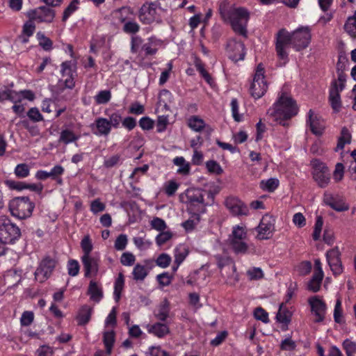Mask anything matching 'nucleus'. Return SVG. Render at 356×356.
<instances>
[{"mask_svg":"<svg viewBox=\"0 0 356 356\" xmlns=\"http://www.w3.org/2000/svg\"><path fill=\"white\" fill-rule=\"evenodd\" d=\"M108 116V122L113 129H118L120 123L122 122V116L119 111L112 112L110 114H107Z\"/></svg>","mask_w":356,"mask_h":356,"instance_id":"44","label":"nucleus"},{"mask_svg":"<svg viewBox=\"0 0 356 356\" xmlns=\"http://www.w3.org/2000/svg\"><path fill=\"white\" fill-rule=\"evenodd\" d=\"M173 163L177 166H179L177 172L178 174L187 175L190 172V164L186 161L183 156H177L173 159Z\"/></svg>","mask_w":356,"mask_h":356,"instance_id":"39","label":"nucleus"},{"mask_svg":"<svg viewBox=\"0 0 356 356\" xmlns=\"http://www.w3.org/2000/svg\"><path fill=\"white\" fill-rule=\"evenodd\" d=\"M11 215L19 220H24L32 216L35 203L28 196L15 197L8 204Z\"/></svg>","mask_w":356,"mask_h":356,"instance_id":"4","label":"nucleus"},{"mask_svg":"<svg viewBox=\"0 0 356 356\" xmlns=\"http://www.w3.org/2000/svg\"><path fill=\"white\" fill-rule=\"evenodd\" d=\"M79 138L80 136L75 134L73 131L65 129L60 131L58 142L65 145H68L76 142Z\"/></svg>","mask_w":356,"mask_h":356,"instance_id":"31","label":"nucleus"},{"mask_svg":"<svg viewBox=\"0 0 356 356\" xmlns=\"http://www.w3.org/2000/svg\"><path fill=\"white\" fill-rule=\"evenodd\" d=\"M81 247L83 251L82 256L91 255L93 246L89 236H86L81 242Z\"/></svg>","mask_w":356,"mask_h":356,"instance_id":"53","label":"nucleus"},{"mask_svg":"<svg viewBox=\"0 0 356 356\" xmlns=\"http://www.w3.org/2000/svg\"><path fill=\"white\" fill-rule=\"evenodd\" d=\"M90 127L93 134L99 136H108L112 129L108 118L102 117L97 118Z\"/></svg>","mask_w":356,"mask_h":356,"instance_id":"22","label":"nucleus"},{"mask_svg":"<svg viewBox=\"0 0 356 356\" xmlns=\"http://www.w3.org/2000/svg\"><path fill=\"white\" fill-rule=\"evenodd\" d=\"M188 126L194 131L200 132L205 127V122L197 115H192L188 120Z\"/></svg>","mask_w":356,"mask_h":356,"instance_id":"36","label":"nucleus"},{"mask_svg":"<svg viewBox=\"0 0 356 356\" xmlns=\"http://www.w3.org/2000/svg\"><path fill=\"white\" fill-rule=\"evenodd\" d=\"M143 43V38L139 35H133L131 38V52L136 54L142 49Z\"/></svg>","mask_w":356,"mask_h":356,"instance_id":"52","label":"nucleus"},{"mask_svg":"<svg viewBox=\"0 0 356 356\" xmlns=\"http://www.w3.org/2000/svg\"><path fill=\"white\" fill-rule=\"evenodd\" d=\"M351 142V134L349 129L343 127L341 130V135L338 138L337 147H335V152H338L344 148L345 145L350 144Z\"/></svg>","mask_w":356,"mask_h":356,"instance_id":"30","label":"nucleus"},{"mask_svg":"<svg viewBox=\"0 0 356 356\" xmlns=\"http://www.w3.org/2000/svg\"><path fill=\"white\" fill-rule=\"evenodd\" d=\"M81 260L83 264L84 276L89 277L92 275H96L99 270V257L95 255L81 256Z\"/></svg>","mask_w":356,"mask_h":356,"instance_id":"20","label":"nucleus"},{"mask_svg":"<svg viewBox=\"0 0 356 356\" xmlns=\"http://www.w3.org/2000/svg\"><path fill=\"white\" fill-rule=\"evenodd\" d=\"M226 50L229 58L234 62L243 60L246 54L244 43L235 38H231L227 41Z\"/></svg>","mask_w":356,"mask_h":356,"instance_id":"15","label":"nucleus"},{"mask_svg":"<svg viewBox=\"0 0 356 356\" xmlns=\"http://www.w3.org/2000/svg\"><path fill=\"white\" fill-rule=\"evenodd\" d=\"M340 256L341 253L337 247L328 250L326 253L327 263L335 276L341 274L343 272Z\"/></svg>","mask_w":356,"mask_h":356,"instance_id":"19","label":"nucleus"},{"mask_svg":"<svg viewBox=\"0 0 356 356\" xmlns=\"http://www.w3.org/2000/svg\"><path fill=\"white\" fill-rule=\"evenodd\" d=\"M79 1H72L67 7L64 10L62 21L66 22L67 19L79 8Z\"/></svg>","mask_w":356,"mask_h":356,"instance_id":"46","label":"nucleus"},{"mask_svg":"<svg viewBox=\"0 0 356 356\" xmlns=\"http://www.w3.org/2000/svg\"><path fill=\"white\" fill-rule=\"evenodd\" d=\"M80 266L79 262L75 259H70L67 263V272L68 274L74 277L79 274Z\"/></svg>","mask_w":356,"mask_h":356,"instance_id":"61","label":"nucleus"},{"mask_svg":"<svg viewBox=\"0 0 356 356\" xmlns=\"http://www.w3.org/2000/svg\"><path fill=\"white\" fill-rule=\"evenodd\" d=\"M172 279L173 276L170 275L168 272L162 273L156 276V280L162 286H169L171 284Z\"/></svg>","mask_w":356,"mask_h":356,"instance_id":"58","label":"nucleus"},{"mask_svg":"<svg viewBox=\"0 0 356 356\" xmlns=\"http://www.w3.org/2000/svg\"><path fill=\"white\" fill-rule=\"evenodd\" d=\"M196 70L207 83L211 85L213 79L209 73L205 70L204 63L200 60H197L195 63Z\"/></svg>","mask_w":356,"mask_h":356,"instance_id":"42","label":"nucleus"},{"mask_svg":"<svg viewBox=\"0 0 356 356\" xmlns=\"http://www.w3.org/2000/svg\"><path fill=\"white\" fill-rule=\"evenodd\" d=\"M275 218L270 215H265L262 217L259 225L256 227L258 240H267L273 236L275 231Z\"/></svg>","mask_w":356,"mask_h":356,"instance_id":"13","label":"nucleus"},{"mask_svg":"<svg viewBox=\"0 0 356 356\" xmlns=\"http://www.w3.org/2000/svg\"><path fill=\"white\" fill-rule=\"evenodd\" d=\"M147 331L159 338H163L170 333L169 326L163 323L157 322L152 325H147Z\"/></svg>","mask_w":356,"mask_h":356,"instance_id":"26","label":"nucleus"},{"mask_svg":"<svg viewBox=\"0 0 356 356\" xmlns=\"http://www.w3.org/2000/svg\"><path fill=\"white\" fill-rule=\"evenodd\" d=\"M140 26L137 22L135 20H128L123 25L122 30L127 34H132L136 35V34L140 31Z\"/></svg>","mask_w":356,"mask_h":356,"instance_id":"43","label":"nucleus"},{"mask_svg":"<svg viewBox=\"0 0 356 356\" xmlns=\"http://www.w3.org/2000/svg\"><path fill=\"white\" fill-rule=\"evenodd\" d=\"M264 67L259 63L255 70L252 82L249 88V92L254 99H258L262 97L268 90V83L264 76Z\"/></svg>","mask_w":356,"mask_h":356,"instance_id":"7","label":"nucleus"},{"mask_svg":"<svg viewBox=\"0 0 356 356\" xmlns=\"http://www.w3.org/2000/svg\"><path fill=\"white\" fill-rule=\"evenodd\" d=\"M171 260V257L169 254L166 253H162L156 259V264L158 266L165 268L169 266Z\"/></svg>","mask_w":356,"mask_h":356,"instance_id":"59","label":"nucleus"},{"mask_svg":"<svg viewBox=\"0 0 356 356\" xmlns=\"http://www.w3.org/2000/svg\"><path fill=\"white\" fill-rule=\"evenodd\" d=\"M116 13L119 15L118 21L120 23L125 24L128 21L127 15L131 14V8L128 6H123L116 10Z\"/></svg>","mask_w":356,"mask_h":356,"instance_id":"57","label":"nucleus"},{"mask_svg":"<svg viewBox=\"0 0 356 356\" xmlns=\"http://www.w3.org/2000/svg\"><path fill=\"white\" fill-rule=\"evenodd\" d=\"M248 233L246 228L241 225L232 227L228 241L231 249L236 254H246L249 252V245L246 242Z\"/></svg>","mask_w":356,"mask_h":356,"instance_id":"5","label":"nucleus"},{"mask_svg":"<svg viewBox=\"0 0 356 356\" xmlns=\"http://www.w3.org/2000/svg\"><path fill=\"white\" fill-rule=\"evenodd\" d=\"M14 173L17 178H26L30 174V168L26 163L17 164L14 170Z\"/></svg>","mask_w":356,"mask_h":356,"instance_id":"45","label":"nucleus"},{"mask_svg":"<svg viewBox=\"0 0 356 356\" xmlns=\"http://www.w3.org/2000/svg\"><path fill=\"white\" fill-rule=\"evenodd\" d=\"M225 205L234 216H248L249 209L240 199L236 197H228L225 201Z\"/></svg>","mask_w":356,"mask_h":356,"instance_id":"17","label":"nucleus"},{"mask_svg":"<svg viewBox=\"0 0 356 356\" xmlns=\"http://www.w3.org/2000/svg\"><path fill=\"white\" fill-rule=\"evenodd\" d=\"M344 29L350 37L356 38V22L354 20V18L348 17L344 24Z\"/></svg>","mask_w":356,"mask_h":356,"instance_id":"49","label":"nucleus"},{"mask_svg":"<svg viewBox=\"0 0 356 356\" xmlns=\"http://www.w3.org/2000/svg\"><path fill=\"white\" fill-rule=\"evenodd\" d=\"M275 46L277 56L280 60L286 64L289 61V52L287 49L292 47V40L288 31L283 28L280 29L275 36Z\"/></svg>","mask_w":356,"mask_h":356,"instance_id":"8","label":"nucleus"},{"mask_svg":"<svg viewBox=\"0 0 356 356\" xmlns=\"http://www.w3.org/2000/svg\"><path fill=\"white\" fill-rule=\"evenodd\" d=\"M93 312L92 307L88 305H82L76 316V320L78 325L83 326L89 323Z\"/></svg>","mask_w":356,"mask_h":356,"instance_id":"24","label":"nucleus"},{"mask_svg":"<svg viewBox=\"0 0 356 356\" xmlns=\"http://www.w3.org/2000/svg\"><path fill=\"white\" fill-rule=\"evenodd\" d=\"M204 197L203 190L197 188H188L179 195L180 200L187 204L188 212L196 211L203 213L206 211L207 206Z\"/></svg>","mask_w":356,"mask_h":356,"instance_id":"3","label":"nucleus"},{"mask_svg":"<svg viewBox=\"0 0 356 356\" xmlns=\"http://www.w3.org/2000/svg\"><path fill=\"white\" fill-rule=\"evenodd\" d=\"M254 316L257 320L261 321L264 323L269 322L268 314L262 307H257L254 309Z\"/></svg>","mask_w":356,"mask_h":356,"instance_id":"62","label":"nucleus"},{"mask_svg":"<svg viewBox=\"0 0 356 356\" xmlns=\"http://www.w3.org/2000/svg\"><path fill=\"white\" fill-rule=\"evenodd\" d=\"M323 225V220L321 216H317L314 225V229L312 234V238L314 241H318L320 238L322 228Z\"/></svg>","mask_w":356,"mask_h":356,"instance_id":"54","label":"nucleus"},{"mask_svg":"<svg viewBox=\"0 0 356 356\" xmlns=\"http://www.w3.org/2000/svg\"><path fill=\"white\" fill-rule=\"evenodd\" d=\"M309 304L311 307V312L315 316L314 321L321 323L325 318L326 305L317 296L312 297L309 299Z\"/></svg>","mask_w":356,"mask_h":356,"instance_id":"21","label":"nucleus"},{"mask_svg":"<svg viewBox=\"0 0 356 356\" xmlns=\"http://www.w3.org/2000/svg\"><path fill=\"white\" fill-rule=\"evenodd\" d=\"M124 286V276L122 273L118 274L114 283L113 296L115 302H118L121 298V293Z\"/></svg>","mask_w":356,"mask_h":356,"instance_id":"37","label":"nucleus"},{"mask_svg":"<svg viewBox=\"0 0 356 356\" xmlns=\"http://www.w3.org/2000/svg\"><path fill=\"white\" fill-rule=\"evenodd\" d=\"M37 38L39 40V44L45 51H49L52 49L53 42L52 41L44 35L42 32L37 33Z\"/></svg>","mask_w":356,"mask_h":356,"instance_id":"47","label":"nucleus"},{"mask_svg":"<svg viewBox=\"0 0 356 356\" xmlns=\"http://www.w3.org/2000/svg\"><path fill=\"white\" fill-rule=\"evenodd\" d=\"M28 118L34 122H38L43 120V117L40 113L39 109L36 107L31 108L27 112Z\"/></svg>","mask_w":356,"mask_h":356,"instance_id":"63","label":"nucleus"},{"mask_svg":"<svg viewBox=\"0 0 356 356\" xmlns=\"http://www.w3.org/2000/svg\"><path fill=\"white\" fill-rule=\"evenodd\" d=\"M323 203L338 212L348 211L350 208L343 199L339 195H334L332 193L325 191L323 197Z\"/></svg>","mask_w":356,"mask_h":356,"instance_id":"18","label":"nucleus"},{"mask_svg":"<svg viewBox=\"0 0 356 356\" xmlns=\"http://www.w3.org/2000/svg\"><path fill=\"white\" fill-rule=\"evenodd\" d=\"M149 273V270L146 267L140 264H137L134 267L132 271L133 279L136 282H143Z\"/></svg>","mask_w":356,"mask_h":356,"instance_id":"38","label":"nucleus"},{"mask_svg":"<svg viewBox=\"0 0 356 356\" xmlns=\"http://www.w3.org/2000/svg\"><path fill=\"white\" fill-rule=\"evenodd\" d=\"M159 2H145L138 10V18L140 22L145 25H150L154 22L161 23V18L157 12Z\"/></svg>","mask_w":356,"mask_h":356,"instance_id":"10","label":"nucleus"},{"mask_svg":"<svg viewBox=\"0 0 356 356\" xmlns=\"http://www.w3.org/2000/svg\"><path fill=\"white\" fill-rule=\"evenodd\" d=\"M26 15L29 19L38 23H51L55 17V11L48 6H42L28 10Z\"/></svg>","mask_w":356,"mask_h":356,"instance_id":"12","label":"nucleus"},{"mask_svg":"<svg viewBox=\"0 0 356 356\" xmlns=\"http://www.w3.org/2000/svg\"><path fill=\"white\" fill-rule=\"evenodd\" d=\"M227 270H228L225 272V274L224 272H221L220 275L225 280V284L230 286H234L239 281L238 274L237 273L236 270H235V271L231 270L230 269Z\"/></svg>","mask_w":356,"mask_h":356,"instance_id":"41","label":"nucleus"},{"mask_svg":"<svg viewBox=\"0 0 356 356\" xmlns=\"http://www.w3.org/2000/svg\"><path fill=\"white\" fill-rule=\"evenodd\" d=\"M214 257L216 260L217 266L220 270V273L223 272L222 270L225 268L233 271L236 270L235 262L230 257L216 254Z\"/></svg>","mask_w":356,"mask_h":356,"instance_id":"27","label":"nucleus"},{"mask_svg":"<svg viewBox=\"0 0 356 356\" xmlns=\"http://www.w3.org/2000/svg\"><path fill=\"white\" fill-rule=\"evenodd\" d=\"M179 184L174 180H170L165 184L164 191L165 193L168 196H173L177 189L179 188Z\"/></svg>","mask_w":356,"mask_h":356,"instance_id":"51","label":"nucleus"},{"mask_svg":"<svg viewBox=\"0 0 356 356\" xmlns=\"http://www.w3.org/2000/svg\"><path fill=\"white\" fill-rule=\"evenodd\" d=\"M345 84L338 83L336 79H333L329 90V102L332 108L335 113L340 111L341 101L340 92L344 89Z\"/></svg>","mask_w":356,"mask_h":356,"instance_id":"16","label":"nucleus"},{"mask_svg":"<svg viewBox=\"0 0 356 356\" xmlns=\"http://www.w3.org/2000/svg\"><path fill=\"white\" fill-rule=\"evenodd\" d=\"M299 108L296 102L286 92H282L277 99L268 109L267 113L280 124L286 127L289 125L287 120L296 116Z\"/></svg>","mask_w":356,"mask_h":356,"instance_id":"1","label":"nucleus"},{"mask_svg":"<svg viewBox=\"0 0 356 356\" xmlns=\"http://www.w3.org/2000/svg\"><path fill=\"white\" fill-rule=\"evenodd\" d=\"M115 341V333L113 330L106 331L103 334V343L106 348V353L110 355Z\"/></svg>","mask_w":356,"mask_h":356,"instance_id":"32","label":"nucleus"},{"mask_svg":"<svg viewBox=\"0 0 356 356\" xmlns=\"http://www.w3.org/2000/svg\"><path fill=\"white\" fill-rule=\"evenodd\" d=\"M307 123L309 124L311 131L315 135H321L324 130L323 122L314 115V112L310 109L308 112V120Z\"/></svg>","mask_w":356,"mask_h":356,"instance_id":"25","label":"nucleus"},{"mask_svg":"<svg viewBox=\"0 0 356 356\" xmlns=\"http://www.w3.org/2000/svg\"><path fill=\"white\" fill-rule=\"evenodd\" d=\"M191 216L186 221L181 223V226L186 232H191L194 229L197 224L200 220V214L202 213L200 212H188Z\"/></svg>","mask_w":356,"mask_h":356,"instance_id":"33","label":"nucleus"},{"mask_svg":"<svg viewBox=\"0 0 356 356\" xmlns=\"http://www.w3.org/2000/svg\"><path fill=\"white\" fill-rule=\"evenodd\" d=\"M343 348L347 356H354L356 353V343L346 339L343 342Z\"/></svg>","mask_w":356,"mask_h":356,"instance_id":"55","label":"nucleus"},{"mask_svg":"<svg viewBox=\"0 0 356 356\" xmlns=\"http://www.w3.org/2000/svg\"><path fill=\"white\" fill-rule=\"evenodd\" d=\"M220 13L222 18L228 22L233 31L244 38L248 37L247 26L250 19L249 11L243 7L230 8L227 10H222Z\"/></svg>","mask_w":356,"mask_h":356,"instance_id":"2","label":"nucleus"},{"mask_svg":"<svg viewBox=\"0 0 356 356\" xmlns=\"http://www.w3.org/2000/svg\"><path fill=\"white\" fill-rule=\"evenodd\" d=\"M280 181L277 178H270L260 181V188L269 193L274 192L279 186Z\"/></svg>","mask_w":356,"mask_h":356,"instance_id":"40","label":"nucleus"},{"mask_svg":"<svg viewBox=\"0 0 356 356\" xmlns=\"http://www.w3.org/2000/svg\"><path fill=\"white\" fill-rule=\"evenodd\" d=\"M312 167V177L320 188H325L330 181V173L325 163L319 159H313L311 161Z\"/></svg>","mask_w":356,"mask_h":356,"instance_id":"11","label":"nucleus"},{"mask_svg":"<svg viewBox=\"0 0 356 356\" xmlns=\"http://www.w3.org/2000/svg\"><path fill=\"white\" fill-rule=\"evenodd\" d=\"M163 42L156 36H151L147 38V42L142 46V50L144 51L146 56L155 55L159 47L162 46Z\"/></svg>","mask_w":356,"mask_h":356,"instance_id":"23","label":"nucleus"},{"mask_svg":"<svg viewBox=\"0 0 356 356\" xmlns=\"http://www.w3.org/2000/svg\"><path fill=\"white\" fill-rule=\"evenodd\" d=\"M247 275L250 280H258L264 277V272L261 268L252 267L247 270Z\"/></svg>","mask_w":356,"mask_h":356,"instance_id":"50","label":"nucleus"},{"mask_svg":"<svg viewBox=\"0 0 356 356\" xmlns=\"http://www.w3.org/2000/svg\"><path fill=\"white\" fill-rule=\"evenodd\" d=\"M94 98L96 104H104L111 100V93L107 90H101L95 96Z\"/></svg>","mask_w":356,"mask_h":356,"instance_id":"48","label":"nucleus"},{"mask_svg":"<svg viewBox=\"0 0 356 356\" xmlns=\"http://www.w3.org/2000/svg\"><path fill=\"white\" fill-rule=\"evenodd\" d=\"M136 261V257L129 252L122 253L120 257V262L123 266H131L134 265Z\"/></svg>","mask_w":356,"mask_h":356,"instance_id":"60","label":"nucleus"},{"mask_svg":"<svg viewBox=\"0 0 356 356\" xmlns=\"http://www.w3.org/2000/svg\"><path fill=\"white\" fill-rule=\"evenodd\" d=\"M292 313L286 307L284 303L280 305L276 315L277 321L281 323L288 325L291 320Z\"/></svg>","mask_w":356,"mask_h":356,"instance_id":"35","label":"nucleus"},{"mask_svg":"<svg viewBox=\"0 0 356 356\" xmlns=\"http://www.w3.org/2000/svg\"><path fill=\"white\" fill-rule=\"evenodd\" d=\"M146 356H170V355L160 346H151L146 352Z\"/></svg>","mask_w":356,"mask_h":356,"instance_id":"64","label":"nucleus"},{"mask_svg":"<svg viewBox=\"0 0 356 356\" xmlns=\"http://www.w3.org/2000/svg\"><path fill=\"white\" fill-rule=\"evenodd\" d=\"M230 106L234 120L238 122L242 121L243 116L238 113L239 105L237 99L233 98L231 101Z\"/></svg>","mask_w":356,"mask_h":356,"instance_id":"56","label":"nucleus"},{"mask_svg":"<svg viewBox=\"0 0 356 356\" xmlns=\"http://www.w3.org/2000/svg\"><path fill=\"white\" fill-rule=\"evenodd\" d=\"M170 311V303L167 300H165L159 305L158 309L154 312V316L157 320L164 322L169 317Z\"/></svg>","mask_w":356,"mask_h":356,"instance_id":"29","label":"nucleus"},{"mask_svg":"<svg viewBox=\"0 0 356 356\" xmlns=\"http://www.w3.org/2000/svg\"><path fill=\"white\" fill-rule=\"evenodd\" d=\"M347 62V59L345 56H339L338 58V61L337 63V72L338 75V79H336L338 83L345 84L346 81V75L343 72V70L346 67V63Z\"/></svg>","mask_w":356,"mask_h":356,"instance_id":"34","label":"nucleus"},{"mask_svg":"<svg viewBox=\"0 0 356 356\" xmlns=\"http://www.w3.org/2000/svg\"><path fill=\"white\" fill-rule=\"evenodd\" d=\"M21 236L19 227L6 216H0V240L4 243L13 244Z\"/></svg>","mask_w":356,"mask_h":356,"instance_id":"6","label":"nucleus"},{"mask_svg":"<svg viewBox=\"0 0 356 356\" xmlns=\"http://www.w3.org/2000/svg\"><path fill=\"white\" fill-rule=\"evenodd\" d=\"M292 48L296 51H301L307 49L312 40L311 29L309 26H300L293 31L289 32Z\"/></svg>","mask_w":356,"mask_h":356,"instance_id":"9","label":"nucleus"},{"mask_svg":"<svg viewBox=\"0 0 356 356\" xmlns=\"http://www.w3.org/2000/svg\"><path fill=\"white\" fill-rule=\"evenodd\" d=\"M56 265V261L49 256L45 257L41 261L40 266L35 272V278L40 282L47 280L53 273Z\"/></svg>","mask_w":356,"mask_h":356,"instance_id":"14","label":"nucleus"},{"mask_svg":"<svg viewBox=\"0 0 356 356\" xmlns=\"http://www.w3.org/2000/svg\"><path fill=\"white\" fill-rule=\"evenodd\" d=\"M88 294L90 295V299L95 302H99L103 298L102 287L94 280L90 282Z\"/></svg>","mask_w":356,"mask_h":356,"instance_id":"28","label":"nucleus"}]
</instances>
